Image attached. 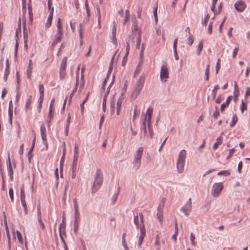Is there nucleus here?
<instances>
[{
	"label": "nucleus",
	"mask_w": 250,
	"mask_h": 250,
	"mask_svg": "<svg viewBox=\"0 0 250 250\" xmlns=\"http://www.w3.org/2000/svg\"><path fill=\"white\" fill-rule=\"evenodd\" d=\"M46 127L44 124H42L41 125V134L42 138L43 141V143L47 147V142L46 135Z\"/></svg>",
	"instance_id": "9d476101"
},
{
	"label": "nucleus",
	"mask_w": 250,
	"mask_h": 250,
	"mask_svg": "<svg viewBox=\"0 0 250 250\" xmlns=\"http://www.w3.org/2000/svg\"><path fill=\"white\" fill-rule=\"evenodd\" d=\"M53 11L54 8L52 7V9L51 11H50L49 15L48 17L47 21L45 23V27L46 28H48L51 25L52 21L53 19Z\"/></svg>",
	"instance_id": "f8f14e48"
},
{
	"label": "nucleus",
	"mask_w": 250,
	"mask_h": 250,
	"mask_svg": "<svg viewBox=\"0 0 250 250\" xmlns=\"http://www.w3.org/2000/svg\"><path fill=\"white\" fill-rule=\"evenodd\" d=\"M195 239V237L194 234L193 233H191L190 236V239L191 241V245L194 246L196 245V243L194 241Z\"/></svg>",
	"instance_id": "58836bf2"
},
{
	"label": "nucleus",
	"mask_w": 250,
	"mask_h": 250,
	"mask_svg": "<svg viewBox=\"0 0 250 250\" xmlns=\"http://www.w3.org/2000/svg\"><path fill=\"white\" fill-rule=\"evenodd\" d=\"M146 117L145 118L142 124V129L143 130L144 132V135H146Z\"/></svg>",
	"instance_id": "5701e85b"
},
{
	"label": "nucleus",
	"mask_w": 250,
	"mask_h": 250,
	"mask_svg": "<svg viewBox=\"0 0 250 250\" xmlns=\"http://www.w3.org/2000/svg\"><path fill=\"white\" fill-rule=\"evenodd\" d=\"M75 209V219L79 220L80 217V213L79 211V208Z\"/></svg>",
	"instance_id": "5fc2aeb1"
},
{
	"label": "nucleus",
	"mask_w": 250,
	"mask_h": 250,
	"mask_svg": "<svg viewBox=\"0 0 250 250\" xmlns=\"http://www.w3.org/2000/svg\"><path fill=\"white\" fill-rule=\"evenodd\" d=\"M145 82V78L143 76L140 77L138 80L137 81L134 91L132 93V97L134 98L137 97V96L139 95L144 85V83Z\"/></svg>",
	"instance_id": "20e7f679"
},
{
	"label": "nucleus",
	"mask_w": 250,
	"mask_h": 250,
	"mask_svg": "<svg viewBox=\"0 0 250 250\" xmlns=\"http://www.w3.org/2000/svg\"><path fill=\"white\" fill-rule=\"evenodd\" d=\"M114 78H115V76H113V80H112V83H110V84L109 85V86L107 88V91L105 94V95H104V97H106L107 95L108 94L109 92V90H110V88L111 87L112 85L113 84V83H114Z\"/></svg>",
	"instance_id": "49530a36"
},
{
	"label": "nucleus",
	"mask_w": 250,
	"mask_h": 250,
	"mask_svg": "<svg viewBox=\"0 0 250 250\" xmlns=\"http://www.w3.org/2000/svg\"><path fill=\"white\" fill-rule=\"evenodd\" d=\"M238 50H239V48L238 47H235L234 50H233V54H232V58H236V55L238 52Z\"/></svg>",
	"instance_id": "4d7b16f0"
},
{
	"label": "nucleus",
	"mask_w": 250,
	"mask_h": 250,
	"mask_svg": "<svg viewBox=\"0 0 250 250\" xmlns=\"http://www.w3.org/2000/svg\"><path fill=\"white\" fill-rule=\"evenodd\" d=\"M116 52L114 53V54L113 55V56H112V59H111V62H110V64H109V69H108V74L107 75V79H108L109 78V74L110 73L112 72V69H113V60L114 59V57L116 55Z\"/></svg>",
	"instance_id": "f3484780"
},
{
	"label": "nucleus",
	"mask_w": 250,
	"mask_h": 250,
	"mask_svg": "<svg viewBox=\"0 0 250 250\" xmlns=\"http://www.w3.org/2000/svg\"><path fill=\"white\" fill-rule=\"evenodd\" d=\"M115 102L114 101H111L110 103V111L111 114H113L115 109Z\"/></svg>",
	"instance_id": "c85d7f7f"
},
{
	"label": "nucleus",
	"mask_w": 250,
	"mask_h": 250,
	"mask_svg": "<svg viewBox=\"0 0 250 250\" xmlns=\"http://www.w3.org/2000/svg\"><path fill=\"white\" fill-rule=\"evenodd\" d=\"M158 212L157 214V216L160 222H162V218H163V214H162V208L161 206H159L158 207Z\"/></svg>",
	"instance_id": "6ab92c4d"
},
{
	"label": "nucleus",
	"mask_w": 250,
	"mask_h": 250,
	"mask_svg": "<svg viewBox=\"0 0 250 250\" xmlns=\"http://www.w3.org/2000/svg\"><path fill=\"white\" fill-rule=\"evenodd\" d=\"M212 32V22H210L208 27V33L211 34Z\"/></svg>",
	"instance_id": "680f3d73"
},
{
	"label": "nucleus",
	"mask_w": 250,
	"mask_h": 250,
	"mask_svg": "<svg viewBox=\"0 0 250 250\" xmlns=\"http://www.w3.org/2000/svg\"><path fill=\"white\" fill-rule=\"evenodd\" d=\"M143 150L142 147H139L134 155L133 167L136 169H138L140 167Z\"/></svg>",
	"instance_id": "7ed1b4c3"
},
{
	"label": "nucleus",
	"mask_w": 250,
	"mask_h": 250,
	"mask_svg": "<svg viewBox=\"0 0 250 250\" xmlns=\"http://www.w3.org/2000/svg\"><path fill=\"white\" fill-rule=\"evenodd\" d=\"M32 73V67L31 66H28L27 69L26 77L27 79H30Z\"/></svg>",
	"instance_id": "c9c22d12"
},
{
	"label": "nucleus",
	"mask_w": 250,
	"mask_h": 250,
	"mask_svg": "<svg viewBox=\"0 0 250 250\" xmlns=\"http://www.w3.org/2000/svg\"><path fill=\"white\" fill-rule=\"evenodd\" d=\"M168 78V72L167 71V69L166 66H162L160 72V78L161 79V81L162 82H166V79Z\"/></svg>",
	"instance_id": "0eeeda50"
},
{
	"label": "nucleus",
	"mask_w": 250,
	"mask_h": 250,
	"mask_svg": "<svg viewBox=\"0 0 250 250\" xmlns=\"http://www.w3.org/2000/svg\"><path fill=\"white\" fill-rule=\"evenodd\" d=\"M231 100V96H229L227 99L226 102L224 103H223L221 104V107H220V110L222 112H223L224 111L225 108L229 105Z\"/></svg>",
	"instance_id": "4468645a"
},
{
	"label": "nucleus",
	"mask_w": 250,
	"mask_h": 250,
	"mask_svg": "<svg viewBox=\"0 0 250 250\" xmlns=\"http://www.w3.org/2000/svg\"><path fill=\"white\" fill-rule=\"evenodd\" d=\"M134 223L135 224L137 229H139V227L142 226L143 224H141V223H139V217L137 215L135 216L134 217Z\"/></svg>",
	"instance_id": "b1692460"
},
{
	"label": "nucleus",
	"mask_w": 250,
	"mask_h": 250,
	"mask_svg": "<svg viewBox=\"0 0 250 250\" xmlns=\"http://www.w3.org/2000/svg\"><path fill=\"white\" fill-rule=\"evenodd\" d=\"M141 41V36L140 33H139L138 36L136 39V48L137 49H139V47L140 45Z\"/></svg>",
	"instance_id": "72a5a7b5"
},
{
	"label": "nucleus",
	"mask_w": 250,
	"mask_h": 250,
	"mask_svg": "<svg viewBox=\"0 0 250 250\" xmlns=\"http://www.w3.org/2000/svg\"><path fill=\"white\" fill-rule=\"evenodd\" d=\"M237 120H238V119H237V116L236 115H234L232 119L231 122L230 123V126L231 127H233L235 125V124H236V123L237 122Z\"/></svg>",
	"instance_id": "cd10ccee"
},
{
	"label": "nucleus",
	"mask_w": 250,
	"mask_h": 250,
	"mask_svg": "<svg viewBox=\"0 0 250 250\" xmlns=\"http://www.w3.org/2000/svg\"><path fill=\"white\" fill-rule=\"evenodd\" d=\"M246 90L245 95V98H247L250 95V87H247Z\"/></svg>",
	"instance_id": "69168bd1"
},
{
	"label": "nucleus",
	"mask_w": 250,
	"mask_h": 250,
	"mask_svg": "<svg viewBox=\"0 0 250 250\" xmlns=\"http://www.w3.org/2000/svg\"><path fill=\"white\" fill-rule=\"evenodd\" d=\"M74 155L79 156V146L76 143L74 145Z\"/></svg>",
	"instance_id": "c03bdc74"
},
{
	"label": "nucleus",
	"mask_w": 250,
	"mask_h": 250,
	"mask_svg": "<svg viewBox=\"0 0 250 250\" xmlns=\"http://www.w3.org/2000/svg\"><path fill=\"white\" fill-rule=\"evenodd\" d=\"M79 156L74 155L73 161V165H77V162L78 160Z\"/></svg>",
	"instance_id": "13d9d810"
},
{
	"label": "nucleus",
	"mask_w": 250,
	"mask_h": 250,
	"mask_svg": "<svg viewBox=\"0 0 250 250\" xmlns=\"http://www.w3.org/2000/svg\"><path fill=\"white\" fill-rule=\"evenodd\" d=\"M47 5H48V10L50 12V11H51V10L52 9V8H51V6L52 5V1H51V0H48Z\"/></svg>",
	"instance_id": "e2e57ef3"
},
{
	"label": "nucleus",
	"mask_w": 250,
	"mask_h": 250,
	"mask_svg": "<svg viewBox=\"0 0 250 250\" xmlns=\"http://www.w3.org/2000/svg\"><path fill=\"white\" fill-rule=\"evenodd\" d=\"M60 237H61V239L62 241V242L63 243L64 245H65V244H66L65 241H64V239L62 235V224L60 225Z\"/></svg>",
	"instance_id": "6e6d98bb"
},
{
	"label": "nucleus",
	"mask_w": 250,
	"mask_h": 250,
	"mask_svg": "<svg viewBox=\"0 0 250 250\" xmlns=\"http://www.w3.org/2000/svg\"><path fill=\"white\" fill-rule=\"evenodd\" d=\"M57 27V29L62 28L60 18H58V19Z\"/></svg>",
	"instance_id": "052dcab7"
},
{
	"label": "nucleus",
	"mask_w": 250,
	"mask_h": 250,
	"mask_svg": "<svg viewBox=\"0 0 250 250\" xmlns=\"http://www.w3.org/2000/svg\"><path fill=\"white\" fill-rule=\"evenodd\" d=\"M240 109H241V111L242 113H243L244 110H247V106L244 103L243 101H242Z\"/></svg>",
	"instance_id": "a19ab883"
},
{
	"label": "nucleus",
	"mask_w": 250,
	"mask_h": 250,
	"mask_svg": "<svg viewBox=\"0 0 250 250\" xmlns=\"http://www.w3.org/2000/svg\"><path fill=\"white\" fill-rule=\"evenodd\" d=\"M220 59H218V61H217V63H216V67H215V72H216V74H218L219 70V69L220 68Z\"/></svg>",
	"instance_id": "8fccbe9b"
},
{
	"label": "nucleus",
	"mask_w": 250,
	"mask_h": 250,
	"mask_svg": "<svg viewBox=\"0 0 250 250\" xmlns=\"http://www.w3.org/2000/svg\"><path fill=\"white\" fill-rule=\"evenodd\" d=\"M133 25L134 28L132 29V35L133 36V38L134 39V36H135V34L137 31V25L136 23H134Z\"/></svg>",
	"instance_id": "de8ad7c7"
},
{
	"label": "nucleus",
	"mask_w": 250,
	"mask_h": 250,
	"mask_svg": "<svg viewBox=\"0 0 250 250\" xmlns=\"http://www.w3.org/2000/svg\"><path fill=\"white\" fill-rule=\"evenodd\" d=\"M87 100V97H86L83 100V101L82 102V103H81V104L80 105L82 112H83L84 104L86 102Z\"/></svg>",
	"instance_id": "09e8293b"
},
{
	"label": "nucleus",
	"mask_w": 250,
	"mask_h": 250,
	"mask_svg": "<svg viewBox=\"0 0 250 250\" xmlns=\"http://www.w3.org/2000/svg\"><path fill=\"white\" fill-rule=\"evenodd\" d=\"M123 100V98L122 96H121L118 99V101H117V104H116V105H117L116 111H117V114L118 115H119V114H120V110H121V108Z\"/></svg>",
	"instance_id": "dca6fc26"
},
{
	"label": "nucleus",
	"mask_w": 250,
	"mask_h": 250,
	"mask_svg": "<svg viewBox=\"0 0 250 250\" xmlns=\"http://www.w3.org/2000/svg\"><path fill=\"white\" fill-rule=\"evenodd\" d=\"M242 168V162L240 161L238 163V171L239 173H241Z\"/></svg>",
	"instance_id": "0e129e2a"
},
{
	"label": "nucleus",
	"mask_w": 250,
	"mask_h": 250,
	"mask_svg": "<svg viewBox=\"0 0 250 250\" xmlns=\"http://www.w3.org/2000/svg\"><path fill=\"white\" fill-rule=\"evenodd\" d=\"M219 89V86L218 85H215L214 87V88L212 91V95L213 97V99H214L216 94H217V90Z\"/></svg>",
	"instance_id": "7c9ffc66"
},
{
	"label": "nucleus",
	"mask_w": 250,
	"mask_h": 250,
	"mask_svg": "<svg viewBox=\"0 0 250 250\" xmlns=\"http://www.w3.org/2000/svg\"><path fill=\"white\" fill-rule=\"evenodd\" d=\"M230 174V172L229 170H223V171H219V172H218L217 175L219 176L223 175L225 176H227L229 175Z\"/></svg>",
	"instance_id": "bb28decb"
},
{
	"label": "nucleus",
	"mask_w": 250,
	"mask_h": 250,
	"mask_svg": "<svg viewBox=\"0 0 250 250\" xmlns=\"http://www.w3.org/2000/svg\"><path fill=\"white\" fill-rule=\"evenodd\" d=\"M222 183H215L213 184L211 190V195L215 197H218L223 189Z\"/></svg>",
	"instance_id": "39448f33"
},
{
	"label": "nucleus",
	"mask_w": 250,
	"mask_h": 250,
	"mask_svg": "<svg viewBox=\"0 0 250 250\" xmlns=\"http://www.w3.org/2000/svg\"><path fill=\"white\" fill-rule=\"evenodd\" d=\"M97 16L98 17V22L99 25V28H101L100 23H101V13L99 7H97Z\"/></svg>",
	"instance_id": "a878e982"
},
{
	"label": "nucleus",
	"mask_w": 250,
	"mask_h": 250,
	"mask_svg": "<svg viewBox=\"0 0 250 250\" xmlns=\"http://www.w3.org/2000/svg\"><path fill=\"white\" fill-rule=\"evenodd\" d=\"M4 224H5V230L6 231V235H7V237L8 238V243L9 246V249H10V233H9V229H8V226H7V222L6 220H5Z\"/></svg>",
	"instance_id": "aec40b11"
},
{
	"label": "nucleus",
	"mask_w": 250,
	"mask_h": 250,
	"mask_svg": "<svg viewBox=\"0 0 250 250\" xmlns=\"http://www.w3.org/2000/svg\"><path fill=\"white\" fill-rule=\"evenodd\" d=\"M157 6L154 7L153 9V15L154 17L155 21L156 23L158 21V17H157Z\"/></svg>",
	"instance_id": "e433bc0d"
},
{
	"label": "nucleus",
	"mask_w": 250,
	"mask_h": 250,
	"mask_svg": "<svg viewBox=\"0 0 250 250\" xmlns=\"http://www.w3.org/2000/svg\"><path fill=\"white\" fill-rule=\"evenodd\" d=\"M67 58L66 57L63 58L62 61L60 68V78L61 80L64 78L65 76V69L67 63Z\"/></svg>",
	"instance_id": "423d86ee"
},
{
	"label": "nucleus",
	"mask_w": 250,
	"mask_h": 250,
	"mask_svg": "<svg viewBox=\"0 0 250 250\" xmlns=\"http://www.w3.org/2000/svg\"><path fill=\"white\" fill-rule=\"evenodd\" d=\"M233 94H234V102H236L237 100V97H238L239 94V90H238V87H237V85L236 84H235V87H234V90L233 92Z\"/></svg>",
	"instance_id": "412c9836"
},
{
	"label": "nucleus",
	"mask_w": 250,
	"mask_h": 250,
	"mask_svg": "<svg viewBox=\"0 0 250 250\" xmlns=\"http://www.w3.org/2000/svg\"><path fill=\"white\" fill-rule=\"evenodd\" d=\"M219 115V112L218 110H215V112L213 113V117L215 119H217Z\"/></svg>",
	"instance_id": "774afa93"
},
{
	"label": "nucleus",
	"mask_w": 250,
	"mask_h": 250,
	"mask_svg": "<svg viewBox=\"0 0 250 250\" xmlns=\"http://www.w3.org/2000/svg\"><path fill=\"white\" fill-rule=\"evenodd\" d=\"M7 168H8V175L9 176L10 179L11 180H12L13 178V169H12V164H11L10 157H8Z\"/></svg>",
	"instance_id": "9b49d317"
},
{
	"label": "nucleus",
	"mask_w": 250,
	"mask_h": 250,
	"mask_svg": "<svg viewBox=\"0 0 250 250\" xmlns=\"http://www.w3.org/2000/svg\"><path fill=\"white\" fill-rule=\"evenodd\" d=\"M16 233H17V238L19 240V243H20L21 244H23V241L22 239L21 234L20 231L18 230H17L16 231Z\"/></svg>",
	"instance_id": "2f4dec72"
},
{
	"label": "nucleus",
	"mask_w": 250,
	"mask_h": 250,
	"mask_svg": "<svg viewBox=\"0 0 250 250\" xmlns=\"http://www.w3.org/2000/svg\"><path fill=\"white\" fill-rule=\"evenodd\" d=\"M147 127H148V130H149V133L148 134H147L146 133V136L147 138L150 137V138H152L153 134V133L152 129L150 128V125L149 126H148L147 125Z\"/></svg>",
	"instance_id": "79ce46f5"
},
{
	"label": "nucleus",
	"mask_w": 250,
	"mask_h": 250,
	"mask_svg": "<svg viewBox=\"0 0 250 250\" xmlns=\"http://www.w3.org/2000/svg\"><path fill=\"white\" fill-rule=\"evenodd\" d=\"M139 228L140 229L141 231L140 235H143V236H145L146 234V229L144 227V225L143 224L142 226H140Z\"/></svg>",
	"instance_id": "37998d69"
},
{
	"label": "nucleus",
	"mask_w": 250,
	"mask_h": 250,
	"mask_svg": "<svg viewBox=\"0 0 250 250\" xmlns=\"http://www.w3.org/2000/svg\"><path fill=\"white\" fill-rule=\"evenodd\" d=\"M193 41V38L191 35H190L188 39V43L190 46L192 44Z\"/></svg>",
	"instance_id": "864d4df0"
},
{
	"label": "nucleus",
	"mask_w": 250,
	"mask_h": 250,
	"mask_svg": "<svg viewBox=\"0 0 250 250\" xmlns=\"http://www.w3.org/2000/svg\"><path fill=\"white\" fill-rule=\"evenodd\" d=\"M186 151L182 150L179 154L178 159L177 162V169L178 173H181L184 171Z\"/></svg>",
	"instance_id": "f03ea898"
},
{
	"label": "nucleus",
	"mask_w": 250,
	"mask_h": 250,
	"mask_svg": "<svg viewBox=\"0 0 250 250\" xmlns=\"http://www.w3.org/2000/svg\"><path fill=\"white\" fill-rule=\"evenodd\" d=\"M234 151H235L234 148H232V149H229V154L228 155V156L227 157V160H229V158L232 156V155L234 153Z\"/></svg>",
	"instance_id": "3c124183"
},
{
	"label": "nucleus",
	"mask_w": 250,
	"mask_h": 250,
	"mask_svg": "<svg viewBox=\"0 0 250 250\" xmlns=\"http://www.w3.org/2000/svg\"><path fill=\"white\" fill-rule=\"evenodd\" d=\"M153 109L152 108L149 107L146 113V115L145 118L146 117V121L147 125L149 126L150 125L151 117L152 114Z\"/></svg>",
	"instance_id": "ddd939ff"
},
{
	"label": "nucleus",
	"mask_w": 250,
	"mask_h": 250,
	"mask_svg": "<svg viewBox=\"0 0 250 250\" xmlns=\"http://www.w3.org/2000/svg\"><path fill=\"white\" fill-rule=\"evenodd\" d=\"M70 119H71V117H70V115L68 114V117H67V125L66 126V130H65L66 133H67L68 132V127H69V125L70 124Z\"/></svg>",
	"instance_id": "a18cd8bd"
},
{
	"label": "nucleus",
	"mask_w": 250,
	"mask_h": 250,
	"mask_svg": "<svg viewBox=\"0 0 250 250\" xmlns=\"http://www.w3.org/2000/svg\"><path fill=\"white\" fill-rule=\"evenodd\" d=\"M120 187H119L118 188V192L116 194H115V195H114V196L112 198V204H114L115 202H116V201L117 200V199L118 196V194H119V191H120Z\"/></svg>",
	"instance_id": "4c0bfd02"
},
{
	"label": "nucleus",
	"mask_w": 250,
	"mask_h": 250,
	"mask_svg": "<svg viewBox=\"0 0 250 250\" xmlns=\"http://www.w3.org/2000/svg\"><path fill=\"white\" fill-rule=\"evenodd\" d=\"M62 35L56 34L55 35V38L52 43V46L56 45L58 43V42H60L62 39Z\"/></svg>",
	"instance_id": "4be33fe9"
},
{
	"label": "nucleus",
	"mask_w": 250,
	"mask_h": 250,
	"mask_svg": "<svg viewBox=\"0 0 250 250\" xmlns=\"http://www.w3.org/2000/svg\"><path fill=\"white\" fill-rule=\"evenodd\" d=\"M235 9L239 12H243L246 7L245 2L241 0H238L234 4Z\"/></svg>",
	"instance_id": "6e6552de"
},
{
	"label": "nucleus",
	"mask_w": 250,
	"mask_h": 250,
	"mask_svg": "<svg viewBox=\"0 0 250 250\" xmlns=\"http://www.w3.org/2000/svg\"><path fill=\"white\" fill-rule=\"evenodd\" d=\"M39 90L40 92L39 100H40V103L41 104L43 101L44 95V87L43 84H41L39 85Z\"/></svg>",
	"instance_id": "2eb2a0df"
},
{
	"label": "nucleus",
	"mask_w": 250,
	"mask_h": 250,
	"mask_svg": "<svg viewBox=\"0 0 250 250\" xmlns=\"http://www.w3.org/2000/svg\"><path fill=\"white\" fill-rule=\"evenodd\" d=\"M222 139L221 137H218L216 139V142L214 143L212 148L213 150H216L219 145L222 143Z\"/></svg>",
	"instance_id": "a211bd4d"
},
{
	"label": "nucleus",
	"mask_w": 250,
	"mask_h": 250,
	"mask_svg": "<svg viewBox=\"0 0 250 250\" xmlns=\"http://www.w3.org/2000/svg\"><path fill=\"white\" fill-rule=\"evenodd\" d=\"M145 236H143V235H140L139 237V240L138 242V245L139 246H141L142 243V242L144 239Z\"/></svg>",
	"instance_id": "338daca9"
},
{
	"label": "nucleus",
	"mask_w": 250,
	"mask_h": 250,
	"mask_svg": "<svg viewBox=\"0 0 250 250\" xmlns=\"http://www.w3.org/2000/svg\"><path fill=\"white\" fill-rule=\"evenodd\" d=\"M128 55V52H126L125 55L124 56V57L123 58V59L122 61V65L123 66H124L126 63Z\"/></svg>",
	"instance_id": "603ef678"
},
{
	"label": "nucleus",
	"mask_w": 250,
	"mask_h": 250,
	"mask_svg": "<svg viewBox=\"0 0 250 250\" xmlns=\"http://www.w3.org/2000/svg\"><path fill=\"white\" fill-rule=\"evenodd\" d=\"M191 199L189 198L188 201L187 203L184 207H183L181 210L183 212H184L186 216H188L189 214V212L191 211Z\"/></svg>",
	"instance_id": "1a4fd4ad"
},
{
	"label": "nucleus",
	"mask_w": 250,
	"mask_h": 250,
	"mask_svg": "<svg viewBox=\"0 0 250 250\" xmlns=\"http://www.w3.org/2000/svg\"><path fill=\"white\" fill-rule=\"evenodd\" d=\"M209 18V15L208 14L207 15L206 17H205L204 21L202 22L203 25L206 26L207 24Z\"/></svg>",
	"instance_id": "bf43d9fd"
},
{
	"label": "nucleus",
	"mask_w": 250,
	"mask_h": 250,
	"mask_svg": "<svg viewBox=\"0 0 250 250\" xmlns=\"http://www.w3.org/2000/svg\"><path fill=\"white\" fill-rule=\"evenodd\" d=\"M9 195L11 201L13 202L14 201V191L12 188L9 189Z\"/></svg>",
	"instance_id": "ea45409f"
},
{
	"label": "nucleus",
	"mask_w": 250,
	"mask_h": 250,
	"mask_svg": "<svg viewBox=\"0 0 250 250\" xmlns=\"http://www.w3.org/2000/svg\"><path fill=\"white\" fill-rule=\"evenodd\" d=\"M25 198L24 188V186H22L21 187V200L25 199Z\"/></svg>",
	"instance_id": "473e14b6"
},
{
	"label": "nucleus",
	"mask_w": 250,
	"mask_h": 250,
	"mask_svg": "<svg viewBox=\"0 0 250 250\" xmlns=\"http://www.w3.org/2000/svg\"><path fill=\"white\" fill-rule=\"evenodd\" d=\"M82 27V24L81 23L79 24V31L80 38V40H81V41H80V45H82V43H83Z\"/></svg>",
	"instance_id": "f704fd0d"
},
{
	"label": "nucleus",
	"mask_w": 250,
	"mask_h": 250,
	"mask_svg": "<svg viewBox=\"0 0 250 250\" xmlns=\"http://www.w3.org/2000/svg\"><path fill=\"white\" fill-rule=\"evenodd\" d=\"M31 101H32V96H31V95H30L29 96V98H28L27 101L26 103V105H25L26 110H27L28 109H29L30 108V104L31 103Z\"/></svg>",
	"instance_id": "c756f323"
},
{
	"label": "nucleus",
	"mask_w": 250,
	"mask_h": 250,
	"mask_svg": "<svg viewBox=\"0 0 250 250\" xmlns=\"http://www.w3.org/2000/svg\"><path fill=\"white\" fill-rule=\"evenodd\" d=\"M103 182V174L100 169H97L95 176L94 181L92 188V193L97 192L101 188Z\"/></svg>",
	"instance_id": "f257e3e1"
},
{
	"label": "nucleus",
	"mask_w": 250,
	"mask_h": 250,
	"mask_svg": "<svg viewBox=\"0 0 250 250\" xmlns=\"http://www.w3.org/2000/svg\"><path fill=\"white\" fill-rule=\"evenodd\" d=\"M203 48V42L202 41H201L199 42L198 46L197 47V54L198 55H199L200 54Z\"/></svg>",
	"instance_id": "393cba45"
}]
</instances>
